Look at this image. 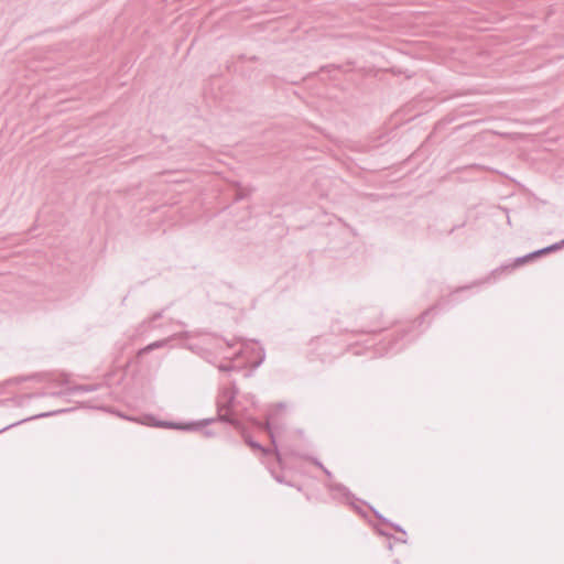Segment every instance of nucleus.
I'll list each match as a JSON object with an SVG mask.
<instances>
[{"mask_svg":"<svg viewBox=\"0 0 564 564\" xmlns=\"http://www.w3.org/2000/svg\"><path fill=\"white\" fill-rule=\"evenodd\" d=\"M519 267L520 265L516 263V259H514L513 261L501 264L500 267L492 270L491 278L492 279L505 278V276L509 275L510 273H512Z\"/></svg>","mask_w":564,"mask_h":564,"instance_id":"f257e3e1","label":"nucleus"},{"mask_svg":"<svg viewBox=\"0 0 564 564\" xmlns=\"http://www.w3.org/2000/svg\"><path fill=\"white\" fill-rule=\"evenodd\" d=\"M536 258H539V256H538V252L535 250V251H532V252H530L528 254H524V256L516 258V263L519 264V265H523L527 262L532 261V260H534Z\"/></svg>","mask_w":564,"mask_h":564,"instance_id":"7ed1b4c3","label":"nucleus"},{"mask_svg":"<svg viewBox=\"0 0 564 564\" xmlns=\"http://www.w3.org/2000/svg\"><path fill=\"white\" fill-rule=\"evenodd\" d=\"M563 247H564V239L558 241V242H555L553 245H550L547 247L541 248V249L536 250V252H538V256L540 258L541 256H544V254L551 253L553 251L560 250Z\"/></svg>","mask_w":564,"mask_h":564,"instance_id":"f03ea898","label":"nucleus"}]
</instances>
